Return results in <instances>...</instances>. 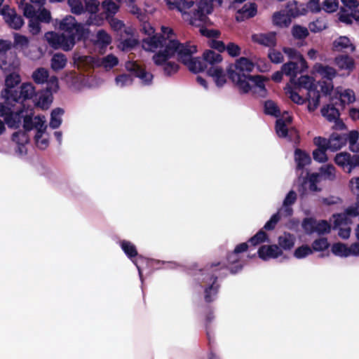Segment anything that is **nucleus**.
Returning <instances> with one entry per match:
<instances>
[{
    "label": "nucleus",
    "mask_w": 359,
    "mask_h": 359,
    "mask_svg": "<svg viewBox=\"0 0 359 359\" xmlns=\"http://www.w3.org/2000/svg\"><path fill=\"white\" fill-rule=\"evenodd\" d=\"M118 64V59L113 54H109L107 56L103 57L100 62V65L106 70L112 69Z\"/></svg>",
    "instance_id": "44"
},
{
    "label": "nucleus",
    "mask_w": 359,
    "mask_h": 359,
    "mask_svg": "<svg viewBox=\"0 0 359 359\" xmlns=\"http://www.w3.org/2000/svg\"><path fill=\"white\" fill-rule=\"evenodd\" d=\"M253 41L268 47L275 46L276 45V34L271 32L266 34H258L252 36Z\"/></svg>",
    "instance_id": "22"
},
{
    "label": "nucleus",
    "mask_w": 359,
    "mask_h": 359,
    "mask_svg": "<svg viewBox=\"0 0 359 359\" xmlns=\"http://www.w3.org/2000/svg\"><path fill=\"white\" fill-rule=\"evenodd\" d=\"M20 66L19 58L11 52L9 55L0 57V68L4 72H11L18 69Z\"/></svg>",
    "instance_id": "18"
},
{
    "label": "nucleus",
    "mask_w": 359,
    "mask_h": 359,
    "mask_svg": "<svg viewBox=\"0 0 359 359\" xmlns=\"http://www.w3.org/2000/svg\"><path fill=\"white\" fill-rule=\"evenodd\" d=\"M115 83L118 88H124L133 83V78L128 74H121L116 77Z\"/></svg>",
    "instance_id": "56"
},
{
    "label": "nucleus",
    "mask_w": 359,
    "mask_h": 359,
    "mask_svg": "<svg viewBox=\"0 0 359 359\" xmlns=\"http://www.w3.org/2000/svg\"><path fill=\"white\" fill-rule=\"evenodd\" d=\"M303 226L308 233L317 232L319 234H323L330 231V225L325 220L316 221L306 219L303 223Z\"/></svg>",
    "instance_id": "14"
},
{
    "label": "nucleus",
    "mask_w": 359,
    "mask_h": 359,
    "mask_svg": "<svg viewBox=\"0 0 359 359\" xmlns=\"http://www.w3.org/2000/svg\"><path fill=\"white\" fill-rule=\"evenodd\" d=\"M285 93L295 103L302 104L305 102V99L299 95V93L294 91L290 87L285 88Z\"/></svg>",
    "instance_id": "63"
},
{
    "label": "nucleus",
    "mask_w": 359,
    "mask_h": 359,
    "mask_svg": "<svg viewBox=\"0 0 359 359\" xmlns=\"http://www.w3.org/2000/svg\"><path fill=\"white\" fill-rule=\"evenodd\" d=\"M203 59L211 66L219 65L223 60V57L219 53L211 50H207L203 53Z\"/></svg>",
    "instance_id": "32"
},
{
    "label": "nucleus",
    "mask_w": 359,
    "mask_h": 359,
    "mask_svg": "<svg viewBox=\"0 0 359 359\" xmlns=\"http://www.w3.org/2000/svg\"><path fill=\"white\" fill-rule=\"evenodd\" d=\"M32 109H25L22 107L12 102L5 104L0 103V116L3 117L9 128H18L24 120V128L27 130L32 129L34 118Z\"/></svg>",
    "instance_id": "3"
},
{
    "label": "nucleus",
    "mask_w": 359,
    "mask_h": 359,
    "mask_svg": "<svg viewBox=\"0 0 359 359\" xmlns=\"http://www.w3.org/2000/svg\"><path fill=\"white\" fill-rule=\"evenodd\" d=\"M59 28L64 32L67 38L74 39V45L76 39L85 36V29L80 24H77L74 18L67 16L60 22Z\"/></svg>",
    "instance_id": "5"
},
{
    "label": "nucleus",
    "mask_w": 359,
    "mask_h": 359,
    "mask_svg": "<svg viewBox=\"0 0 359 359\" xmlns=\"http://www.w3.org/2000/svg\"><path fill=\"white\" fill-rule=\"evenodd\" d=\"M294 159L297 165V168L301 170H302L305 165H309L311 163L310 156L300 149H297L295 151Z\"/></svg>",
    "instance_id": "38"
},
{
    "label": "nucleus",
    "mask_w": 359,
    "mask_h": 359,
    "mask_svg": "<svg viewBox=\"0 0 359 359\" xmlns=\"http://www.w3.org/2000/svg\"><path fill=\"white\" fill-rule=\"evenodd\" d=\"M295 236L289 233H284L278 238V246L282 250H290L294 245Z\"/></svg>",
    "instance_id": "27"
},
{
    "label": "nucleus",
    "mask_w": 359,
    "mask_h": 359,
    "mask_svg": "<svg viewBox=\"0 0 359 359\" xmlns=\"http://www.w3.org/2000/svg\"><path fill=\"white\" fill-rule=\"evenodd\" d=\"M67 60L65 55L56 53L53 55L50 60L51 69L54 71L62 69L67 65Z\"/></svg>",
    "instance_id": "34"
},
{
    "label": "nucleus",
    "mask_w": 359,
    "mask_h": 359,
    "mask_svg": "<svg viewBox=\"0 0 359 359\" xmlns=\"http://www.w3.org/2000/svg\"><path fill=\"white\" fill-rule=\"evenodd\" d=\"M64 79L74 90H80L81 89L80 86H77L78 83H82L83 81V77L81 75H79L74 72H69L65 74Z\"/></svg>",
    "instance_id": "36"
},
{
    "label": "nucleus",
    "mask_w": 359,
    "mask_h": 359,
    "mask_svg": "<svg viewBox=\"0 0 359 359\" xmlns=\"http://www.w3.org/2000/svg\"><path fill=\"white\" fill-rule=\"evenodd\" d=\"M201 284L205 287V298L207 302L212 301L217 292L216 278L213 275H206L201 278Z\"/></svg>",
    "instance_id": "15"
},
{
    "label": "nucleus",
    "mask_w": 359,
    "mask_h": 359,
    "mask_svg": "<svg viewBox=\"0 0 359 359\" xmlns=\"http://www.w3.org/2000/svg\"><path fill=\"white\" fill-rule=\"evenodd\" d=\"M322 115L327 118L329 121L336 120L339 116V113L337 109L332 105H327L321 109Z\"/></svg>",
    "instance_id": "48"
},
{
    "label": "nucleus",
    "mask_w": 359,
    "mask_h": 359,
    "mask_svg": "<svg viewBox=\"0 0 359 359\" xmlns=\"http://www.w3.org/2000/svg\"><path fill=\"white\" fill-rule=\"evenodd\" d=\"M333 48L336 51H343L345 50L353 52L355 46L346 36H340L333 42Z\"/></svg>",
    "instance_id": "30"
},
{
    "label": "nucleus",
    "mask_w": 359,
    "mask_h": 359,
    "mask_svg": "<svg viewBox=\"0 0 359 359\" xmlns=\"http://www.w3.org/2000/svg\"><path fill=\"white\" fill-rule=\"evenodd\" d=\"M289 124L285 123L281 120H277L276 130L278 136L280 137H287V136H289V133H294L295 131L293 130H289Z\"/></svg>",
    "instance_id": "52"
},
{
    "label": "nucleus",
    "mask_w": 359,
    "mask_h": 359,
    "mask_svg": "<svg viewBox=\"0 0 359 359\" xmlns=\"http://www.w3.org/2000/svg\"><path fill=\"white\" fill-rule=\"evenodd\" d=\"M298 64L295 62H289L284 64L282 67V72L287 76H292L291 82H294V77L297 74V69Z\"/></svg>",
    "instance_id": "50"
},
{
    "label": "nucleus",
    "mask_w": 359,
    "mask_h": 359,
    "mask_svg": "<svg viewBox=\"0 0 359 359\" xmlns=\"http://www.w3.org/2000/svg\"><path fill=\"white\" fill-rule=\"evenodd\" d=\"M329 243L325 238H320L315 240L312 243V250L314 251H323L327 249Z\"/></svg>",
    "instance_id": "60"
},
{
    "label": "nucleus",
    "mask_w": 359,
    "mask_h": 359,
    "mask_svg": "<svg viewBox=\"0 0 359 359\" xmlns=\"http://www.w3.org/2000/svg\"><path fill=\"white\" fill-rule=\"evenodd\" d=\"M313 250L308 245H302L297 248L294 252V255L297 259H302L312 254Z\"/></svg>",
    "instance_id": "62"
},
{
    "label": "nucleus",
    "mask_w": 359,
    "mask_h": 359,
    "mask_svg": "<svg viewBox=\"0 0 359 359\" xmlns=\"http://www.w3.org/2000/svg\"><path fill=\"white\" fill-rule=\"evenodd\" d=\"M297 199V194L294 191H290L286 196L283 201V207L280 210V213H284V216H289L292 213V208L289 205L293 204Z\"/></svg>",
    "instance_id": "33"
},
{
    "label": "nucleus",
    "mask_w": 359,
    "mask_h": 359,
    "mask_svg": "<svg viewBox=\"0 0 359 359\" xmlns=\"http://www.w3.org/2000/svg\"><path fill=\"white\" fill-rule=\"evenodd\" d=\"M0 15L3 16L6 23L13 29H20L24 25V20L18 15L15 11L8 6H4L0 10Z\"/></svg>",
    "instance_id": "11"
},
{
    "label": "nucleus",
    "mask_w": 359,
    "mask_h": 359,
    "mask_svg": "<svg viewBox=\"0 0 359 359\" xmlns=\"http://www.w3.org/2000/svg\"><path fill=\"white\" fill-rule=\"evenodd\" d=\"M125 31L128 35H131V37L127 39L122 40L118 45V47L123 51L130 50L135 45H137L138 42V40L135 36H133L132 29L130 28H128Z\"/></svg>",
    "instance_id": "39"
},
{
    "label": "nucleus",
    "mask_w": 359,
    "mask_h": 359,
    "mask_svg": "<svg viewBox=\"0 0 359 359\" xmlns=\"http://www.w3.org/2000/svg\"><path fill=\"white\" fill-rule=\"evenodd\" d=\"M265 112L268 114L278 117L280 115V111L277 104L272 100H267L264 104Z\"/></svg>",
    "instance_id": "57"
},
{
    "label": "nucleus",
    "mask_w": 359,
    "mask_h": 359,
    "mask_svg": "<svg viewBox=\"0 0 359 359\" xmlns=\"http://www.w3.org/2000/svg\"><path fill=\"white\" fill-rule=\"evenodd\" d=\"M259 257L263 260L275 259L283 255L278 245H262L258 250Z\"/></svg>",
    "instance_id": "19"
},
{
    "label": "nucleus",
    "mask_w": 359,
    "mask_h": 359,
    "mask_svg": "<svg viewBox=\"0 0 359 359\" xmlns=\"http://www.w3.org/2000/svg\"><path fill=\"white\" fill-rule=\"evenodd\" d=\"M350 208H351V206L348 207L345 210L344 212L333 215V218L334 219V222L335 226L347 224L351 222L350 217L357 216V215L352 214V212H348V210Z\"/></svg>",
    "instance_id": "43"
},
{
    "label": "nucleus",
    "mask_w": 359,
    "mask_h": 359,
    "mask_svg": "<svg viewBox=\"0 0 359 359\" xmlns=\"http://www.w3.org/2000/svg\"><path fill=\"white\" fill-rule=\"evenodd\" d=\"M342 6L338 13L339 20L347 25L351 24L353 19L359 20V1L358 0H341Z\"/></svg>",
    "instance_id": "6"
},
{
    "label": "nucleus",
    "mask_w": 359,
    "mask_h": 359,
    "mask_svg": "<svg viewBox=\"0 0 359 359\" xmlns=\"http://www.w3.org/2000/svg\"><path fill=\"white\" fill-rule=\"evenodd\" d=\"M126 69L129 72H133L135 75L141 80L143 84L148 85L151 83L153 79L152 74L142 69L136 62L130 61L126 62Z\"/></svg>",
    "instance_id": "17"
},
{
    "label": "nucleus",
    "mask_w": 359,
    "mask_h": 359,
    "mask_svg": "<svg viewBox=\"0 0 359 359\" xmlns=\"http://www.w3.org/2000/svg\"><path fill=\"white\" fill-rule=\"evenodd\" d=\"M64 113L65 111L62 108H56L51 111L50 121L51 128H57L61 125Z\"/></svg>",
    "instance_id": "42"
},
{
    "label": "nucleus",
    "mask_w": 359,
    "mask_h": 359,
    "mask_svg": "<svg viewBox=\"0 0 359 359\" xmlns=\"http://www.w3.org/2000/svg\"><path fill=\"white\" fill-rule=\"evenodd\" d=\"M326 149H316L313 151V159L318 163H325L328 161Z\"/></svg>",
    "instance_id": "64"
},
{
    "label": "nucleus",
    "mask_w": 359,
    "mask_h": 359,
    "mask_svg": "<svg viewBox=\"0 0 359 359\" xmlns=\"http://www.w3.org/2000/svg\"><path fill=\"white\" fill-rule=\"evenodd\" d=\"M320 175L325 180H334L336 179V168L332 164L323 165L320 168Z\"/></svg>",
    "instance_id": "45"
},
{
    "label": "nucleus",
    "mask_w": 359,
    "mask_h": 359,
    "mask_svg": "<svg viewBox=\"0 0 359 359\" xmlns=\"http://www.w3.org/2000/svg\"><path fill=\"white\" fill-rule=\"evenodd\" d=\"M20 76L16 72L11 73L5 79L6 89L2 92V97L10 103L11 101H18V93L13 90L15 86L20 83Z\"/></svg>",
    "instance_id": "9"
},
{
    "label": "nucleus",
    "mask_w": 359,
    "mask_h": 359,
    "mask_svg": "<svg viewBox=\"0 0 359 359\" xmlns=\"http://www.w3.org/2000/svg\"><path fill=\"white\" fill-rule=\"evenodd\" d=\"M359 134L356 130H351L348 133L349 149L353 152H359Z\"/></svg>",
    "instance_id": "49"
},
{
    "label": "nucleus",
    "mask_w": 359,
    "mask_h": 359,
    "mask_svg": "<svg viewBox=\"0 0 359 359\" xmlns=\"http://www.w3.org/2000/svg\"><path fill=\"white\" fill-rule=\"evenodd\" d=\"M334 161L335 163L351 173L356 167H359V155L351 156L348 152H340L336 154Z\"/></svg>",
    "instance_id": "10"
},
{
    "label": "nucleus",
    "mask_w": 359,
    "mask_h": 359,
    "mask_svg": "<svg viewBox=\"0 0 359 359\" xmlns=\"http://www.w3.org/2000/svg\"><path fill=\"white\" fill-rule=\"evenodd\" d=\"M313 71L323 78H325L329 80H332L337 74L334 68L328 65H324L321 63H316L313 66Z\"/></svg>",
    "instance_id": "26"
},
{
    "label": "nucleus",
    "mask_w": 359,
    "mask_h": 359,
    "mask_svg": "<svg viewBox=\"0 0 359 359\" xmlns=\"http://www.w3.org/2000/svg\"><path fill=\"white\" fill-rule=\"evenodd\" d=\"M348 142V134H332L329 137V150L336 151L344 147Z\"/></svg>",
    "instance_id": "24"
},
{
    "label": "nucleus",
    "mask_w": 359,
    "mask_h": 359,
    "mask_svg": "<svg viewBox=\"0 0 359 359\" xmlns=\"http://www.w3.org/2000/svg\"><path fill=\"white\" fill-rule=\"evenodd\" d=\"M45 38L48 43L54 48L69 50L74 46V39L67 38L65 34L58 35L53 32H49L45 34Z\"/></svg>",
    "instance_id": "8"
},
{
    "label": "nucleus",
    "mask_w": 359,
    "mask_h": 359,
    "mask_svg": "<svg viewBox=\"0 0 359 359\" xmlns=\"http://www.w3.org/2000/svg\"><path fill=\"white\" fill-rule=\"evenodd\" d=\"M35 94V89L31 83H25L20 87V94L18 93V101H11L25 108L23 101L31 99Z\"/></svg>",
    "instance_id": "20"
},
{
    "label": "nucleus",
    "mask_w": 359,
    "mask_h": 359,
    "mask_svg": "<svg viewBox=\"0 0 359 359\" xmlns=\"http://www.w3.org/2000/svg\"><path fill=\"white\" fill-rule=\"evenodd\" d=\"M247 250V243H243L238 245L233 252L229 256V262L231 264H236L241 259V253L245 252Z\"/></svg>",
    "instance_id": "40"
},
{
    "label": "nucleus",
    "mask_w": 359,
    "mask_h": 359,
    "mask_svg": "<svg viewBox=\"0 0 359 359\" xmlns=\"http://www.w3.org/2000/svg\"><path fill=\"white\" fill-rule=\"evenodd\" d=\"M171 10H177L184 21L191 26H200L208 21L207 15L212 13L209 0H164Z\"/></svg>",
    "instance_id": "2"
},
{
    "label": "nucleus",
    "mask_w": 359,
    "mask_h": 359,
    "mask_svg": "<svg viewBox=\"0 0 359 359\" xmlns=\"http://www.w3.org/2000/svg\"><path fill=\"white\" fill-rule=\"evenodd\" d=\"M121 247L129 258L132 259L137 256V252L136 248L132 243L127 241H122L121 242Z\"/></svg>",
    "instance_id": "54"
},
{
    "label": "nucleus",
    "mask_w": 359,
    "mask_h": 359,
    "mask_svg": "<svg viewBox=\"0 0 359 359\" xmlns=\"http://www.w3.org/2000/svg\"><path fill=\"white\" fill-rule=\"evenodd\" d=\"M111 42L110 35L103 29L99 30L93 39L94 45L101 50L105 48Z\"/></svg>",
    "instance_id": "29"
},
{
    "label": "nucleus",
    "mask_w": 359,
    "mask_h": 359,
    "mask_svg": "<svg viewBox=\"0 0 359 359\" xmlns=\"http://www.w3.org/2000/svg\"><path fill=\"white\" fill-rule=\"evenodd\" d=\"M320 93L317 89H311L307 92L306 100L308 101V109L313 111L319 105Z\"/></svg>",
    "instance_id": "31"
},
{
    "label": "nucleus",
    "mask_w": 359,
    "mask_h": 359,
    "mask_svg": "<svg viewBox=\"0 0 359 359\" xmlns=\"http://www.w3.org/2000/svg\"><path fill=\"white\" fill-rule=\"evenodd\" d=\"M335 65L340 69L347 72L348 74L355 68L354 60L348 55H340L334 58Z\"/></svg>",
    "instance_id": "23"
},
{
    "label": "nucleus",
    "mask_w": 359,
    "mask_h": 359,
    "mask_svg": "<svg viewBox=\"0 0 359 359\" xmlns=\"http://www.w3.org/2000/svg\"><path fill=\"white\" fill-rule=\"evenodd\" d=\"M336 93L339 95L340 102L342 104L352 103L355 100L353 91L349 89L342 90L341 89L337 88Z\"/></svg>",
    "instance_id": "41"
},
{
    "label": "nucleus",
    "mask_w": 359,
    "mask_h": 359,
    "mask_svg": "<svg viewBox=\"0 0 359 359\" xmlns=\"http://www.w3.org/2000/svg\"><path fill=\"white\" fill-rule=\"evenodd\" d=\"M248 90H250L257 97H265L267 95V90L265 87L264 80L260 76H249Z\"/></svg>",
    "instance_id": "16"
},
{
    "label": "nucleus",
    "mask_w": 359,
    "mask_h": 359,
    "mask_svg": "<svg viewBox=\"0 0 359 359\" xmlns=\"http://www.w3.org/2000/svg\"><path fill=\"white\" fill-rule=\"evenodd\" d=\"M142 29L148 35L142 41L143 48L147 51L157 52L153 60L157 65L163 66L167 74H172L178 70V65L170 60L172 58H177L193 72L205 69L201 60L193 57L196 47L190 43H180L171 28L163 26L160 35L152 36L154 29L150 23L145 22L142 24Z\"/></svg>",
    "instance_id": "1"
},
{
    "label": "nucleus",
    "mask_w": 359,
    "mask_h": 359,
    "mask_svg": "<svg viewBox=\"0 0 359 359\" xmlns=\"http://www.w3.org/2000/svg\"><path fill=\"white\" fill-rule=\"evenodd\" d=\"M283 53L291 60H294L299 62L301 71L307 69V64L302 55L296 49L290 47H284Z\"/></svg>",
    "instance_id": "28"
},
{
    "label": "nucleus",
    "mask_w": 359,
    "mask_h": 359,
    "mask_svg": "<svg viewBox=\"0 0 359 359\" xmlns=\"http://www.w3.org/2000/svg\"><path fill=\"white\" fill-rule=\"evenodd\" d=\"M48 77V71L43 67L38 68L32 73L33 80L39 84L46 83Z\"/></svg>",
    "instance_id": "47"
},
{
    "label": "nucleus",
    "mask_w": 359,
    "mask_h": 359,
    "mask_svg": "<svg viewBox=\"0 0 359 359\" xmlns=\"http://www.w3.org/2000/svg\"><path fill=\"white\" fill-rule=\"evenodd\" d=\"M19 8L23 12L24 15L27 18H32L37 17V11L34 6L25 3L24 0H20L18 3Z\"/></svg>",
    "instance_id": "46"
},
{
    "label": "nucleus",
    "mask_w": 359,
    "mask_h": 359,
    "mask_svg": "<svg viewBox=\"0 0 359 359\" xmlns=\"http://www.w3.org/2000/svg\"><path fill=\"white\" fill-rule=\"evenodd\" d=\"M206 73L219 88L224 87L227 83V74L225 69L220 65L210 66L206 69Z\"/></svg>",
    "instance_id": "13"
},
{
    "label": "nucleus",
    "mask_w": 359,
    "mask_h": 359,
    "mask_svg": "<svg viewBox=\"0 0 359 359\" xmlns=\"http://www.w3.org/2000/svg\"><path fill=\"white\" fill-rule=\"evenodd\" d=\"M245 0H235L233 3V7L236 10V20L238 22H243L247 18V4H244L242 6L241 4L245 2Z\"/></svg>",
    "instance_id": "37"
},
{
    "label": "nucleus",
    "mask_w": 359,
    "mask_h": 359,
    "mask_svg": "<svg viewBox=\"0 0 359 359\" xmlns=\"http://www.w3.org/2000/svg\"><path fill=\"white\" fill-rule=\"evenodd\" d=\"M271 22L273 26L283 29L288 27L290 25L292 19H290L285 11L282 10L273 13Z\"/></svg>",
    "instance_id": "21"
},
{
    "label": "nucleus",
    "mask_w": 359,
    "mask_h": 359,
    "mask_svg": "<svg viewBox=\"0 0 359 359\" xmlns=\"http://www.w3.org/2000/svg\"><path fill=\"white\" fill-rule=\"evenodd\" d=\"M332 252L337 256L348 257V247L343 243H336L332 247Z\"/></svg>",
    "instance_id": "55"
},
{
    "label": "nucleus",
    "mask_w": 359,
    "mask_h": 359,
    "mask_svg": "<svg viewBox=\"0 0 359 359\" xmlns=\"http://www.w3.org/2000/svg\"><path fill=\"white\" fill-rule=\"evenodd\" d=\"M349 188L351 192L356 196V201L353 205L351 206L348 212L355 215H359V177H354L350 180Z\"/></svg>",
    "instance_id": "25"
},
{
    "label": "nucleus",
    "mask_w": 359,
    "mask_h": 359,
    "mask_svg": "<svg viewBox=\"0 0 359 359\" xmlns=\"http://www.w3.org/2000/svg\"><path fill=\"white\" fill-rule=\"evenodd\" d=\"M46 82L47 83V88L45 92H47L52 95L53 93H55L58 91L59 83L56 76H50Z\"/></svg>",
    "instance_id": "58"
},
{
    "label": "nucleus",
    "mask_w": 359,
    "mask_h": 359,
    "mask_svg": "<svg viewBox=\"0 0 359 359\" xmlns=\"http://www.w3.org/2000/svg\"><path fill=\"white\" fill-rule=\"evenodd\" d=\"M292 35L294 39H303L308 36L309 30L306 27L295 25L291 29Z\"/></svg>",
    "instance_id": "53"
},
{
    "label": "nucleus",
    "mask_w": 359,
    "mask_h": 359,
    "mask_svg": "<svg viewBox=\"0 0 359 359\" xmlns=\"http://www.w3.org/2000/svg\"><path fill=\"white\" fill-rule=\"evenodd\" d=\"M53 102V96L47 92H41L35 101V105L41 109H47Z\"/></svg>",
    "instance_id": "35"
},
{
    "label": "nucleus",
    "mask_w": 359,
    "mask_h": 359,
    "mask_svg": "<svg viewBox=\"0 0 359 359\" xmlns=\"http://www.w3.org/2000/svg\"><path fill=\"white\" fill-rule=\"evenodd\" d=\"M100 2L98 0H86L84 11H87L90 14L87 20L88 25L100 26L103 23V18L102 15H97V13L99 10Z\"/></svg>",
    "instance_id": "12"
},
{
    "label": "nucleus",
    "mask_w": 359,
    "mask_h": 359,
    "mask_svg": "<svg viewBox=\"0 0 359 359\" xmlns=\"http://www.w3.org/2000/svg\"><path fill=\"white\" fill-rule=\"evenodd\" d=\"M32 128L36 130L34 140L37 147L40 149H45L49 144L48 135L46 133L47 126L44 116H36L34 118Z\"/></svg>",
    "instance_id": "7"
},
{
    "label": "nucleus",
    "mask_w": 359,
    "mask_h": 359,
    "mask_svg": "<svg viewBox=\"0 0 359 359\" xmlns=\"http://www.w3.org/2000/svg\"><path fill=\"white\" fill-rule=\"evenodd\" d=\"M229 78L243 93H247V58L242 57L228 68Z\"/></svg>",
    "instance_id": "4"
},
{
    "label": "nucleus",
    "mask_w": 359,
    "mask_h": 359,
    "mask_svg": "<svg viewBox=\"0 0 359 359\" xmlns=\"http://www.w3.org/2000/svg\"><path fill=\"white\" fill-rule=\"evenodd\" d=\"M102 7L107 16L116 13L118 10V5L111 0H105L103 1Z\"/></svg>",
    "instance_id": "59"
},
{
    "label": "nucleus",
    "mask_w": 359,
    "mask_h": 359,
    "mask_svg": "<svg viewBox=\"0 0 359 359\" xmlns=\"http://www.w3.org/2000/svg\"><path fill=\"white\" fill-rule=\"evenodd\" d=\"M314 80L312 77H310L309 76H301L297 83H295L296 85L299 88H303L307 90V92H309L311 89H316V88L314 86Z\"/></svg>",
    "instance_id": "51"
},
{
    "label": "nucleus",
    "mask_w": 359,
    "mask_h": 359,
    "mask_svg": "<svg viewBox=\"0 0 359 359\" xmlns=\"http://www.w3.org/2000/svg\"><path fill=\"white\" fill-rule=\"evenodd\" d=\"M309 28L312 32H319L327 28L326 22L321 19H317L316 20L311 22L309 25Z\"/></svg>",
    "instance_id": "61"
}]
</instances>
